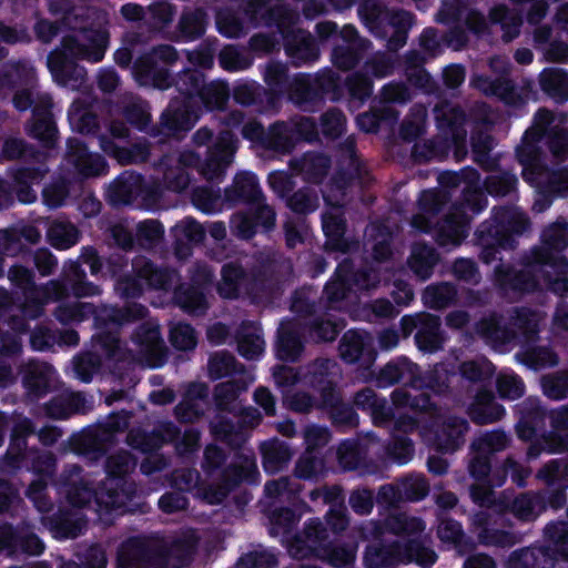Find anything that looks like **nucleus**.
<instances>
[{
    "label": "nucleus",
    "instance_id": "1",
    "mask_svg": "<svg viewBox=\"0 0 568 568\" xmlns=\"http://www.w3.org/2000/svg\"><path fill=\"white\" fill-rule=\"evenodd\" d=\"M108 44V32L100 24L98 29L81 30L63 39L60 50L48 58V67L54 80L65 87L75 89L74 82H82L84 71L74 65L75 59L99 62L103 59Z\"/></svg>",
    "mask_w": 568,
    "mask_h": 568
},
{
    "label": "nucleus",
    "instance_id": "2",
    "mask_svg": "<svg viewBox=\"0 0 568 568\" xmlns=\"http://www.w3.org/2000/svg\"><path fill=\"white\" fill-rule=\"evenodd\" d=\"M135 459L126 452L119 453L109 457L106 463V483L94 495L88 488V483L81 480L78 486L73 474L70 475L69 481L71 488L68 490L69 501L74 506L91 504L94 496L95 511L102 517L103 513L126 510L125 500L129 495L122 487V476L131 471L135 467Z\"/></svg>",
    "mask_w": 568,
    "mask_h": 568
},
{
    "label": "nucleus",
    "instance_id": "3",
    "mask_svg": "<svg viewBox=\"0 0 568 568\" xmlns=\"http://www.w3.org/2000/svg\"><path fill=\"white\" fill-rule=\"evenodd\" d=\"M236 151V141L230 131H223L216 138L213 145L207 151V158L203 163H199L192 152H185L181 155L180 165L175 169L170 168L165 171L164 179L166 186L173 191L180 192L189 185V175L184 168L196 163L199 172L206 180H217L224 173L232 162Z\"/></svg>",
    "mask_w": 568,
    "mask_h": 568
},
{
    "label": "nucleus",
    "instance_id": "4",
    "mask_svg": "<svg viewBox=\"0 0 568 568\" xmlns=\"http://www.w3.org/2000/svg\"><path fill=\"white\" fill-rule=\"evenodd\" d=\"M326 531L317 520L308 523L303 535L297 536L288 546V552L294 558H305L314 555L332 566H345L355 558V547L329 548L326 542Z\"/></svg>",
    "mask_w": 568,
    "mask_h": 568
},
{
    "label": "nucleus",
    "instance_id": "5",
    "mask_svg": "<svg viewBox=\"0 0 568 568\" xmlns=\"http://www.w3.org/2000/svg\"><path fill=\"white\" fill-rule=\"evenodd\" d=\"M365 23L378 37H389L388 47L395 50L406 40L407 29L412 24V16L406 11H388L375 3H366L359 10Z\"/></svg>",
    "mask_w": 568,
    "mask_h": 568
},
{
    "label": "nucleus",
    "instance_id": "6",
    "mask_svg": "<svg viewBox=\"0 0 568 568\" xmlns=\"http://www.w3.org/2000/svg\"><path fill=\"white\" fill-rule=\"evenodd\" d=\"M94 314L95 324L102 328V326H118L122 323L130 322L133 318L143 317L145 308L138 304L128 305L125 314L120 311L103 306L101 310L95 312L90 303H82L79 301L62 304L59 306L57 317L62 323H74L81 322Z\"/></svg>",
    "mask_w": 568,
    "mask_h": 568
},
{
    "label": "nucleus",
    "instance_id": "7",
    "mask_svg": "<svg viewBox=\"0 0 568 568\" xmlns=\"http://www.w3.org/2000/svg\"><path fill=\"white\" fill-rule=\"evenodd\" d=\"M398 548V546H396ZM365 564L368 568H386L398 562L414 561L423 568H430L436 559V554L424 547L419 541L413 539L404 550L395 549L394 546L377 547L369 546L365 554Z\"/></svg>",
    "mask_w": 568,
    "mask_h": 568
},
{
    "label": "nucleus",
    "instance_id": "8",
    "mask_svg": "<svg viewBox=\"0 0 568 568\" xmlns=\"http://www.w3.org/2000/svg\"><path fill=\"white\" fill-rule=\"evenodd\" d=\"M271 16L278 26L285 40V50L292 59L297 63L316 59L317 49L311 34L302 29L288 30L297 19L295 13L285 8H277Z\"/></svg>",
    "mask_w": 568,
    "mask_h": 568
},
{
    "label": "nucleus",
    "instance_id": "9",
    "mask_svg": "<svg viewBox=\"0 0 568 568\" xmlns=\"http://www.w3.org/2000/svg\"><path fill=\"white\" fill-rule=\"evenodd\" d=\"M176 58L174 49L162 45L151 54L141 58L134 64L133 74L141 85H153L164 90L170 85V77L164 64L173 62Z\"/></svg>",
    "mask_w": 568,
    "mask_h": 568
},
{
    "label": "nucleus",
    "instance_id": "10",
    "mask_svg": "<svg viewBox=\"0 0 568 568\" xmlns=\"http://www.w3.org/2000/svg\"><path fill=\"white\" fill-rule=\"evenodd\" d=\"M134 278H125L116 283L115 290L123 297H134L143 292V287L169 290L175 275L169 271L154 270L144 258H138L133 264Z\"/></svg>",
    "mask_w": 568,
    "mask_h": 568
},
{
    "label": "nucleus",
    "instance_id": "11",
    "mask_svg": "<svg viewBox=\"0 0 568 568\" xmlns=\"http://www.w3.org/2000/svg\"><path fill=\"white\" fill-rule=\"evenodd\" d=\"M133 343L136 346L133 358L150 367H159L164 363V344L156 322L149 321L143 324L134 336Z\"/></svg>",
    "mask_w": 568,
    "mask_h": 568
},
{
    "label": "nucleus",
    "instance_id": "12",
    "mask_svg": "<svg viewBox=\"0 0 568 568\" xmlns=\"http://www.w3.org/2000/svg\"><path fill=\"white\" fill-rule=\"evenodd\" d=\"M554 115L547 110H540L535 118V125L531 131H527L524 138V144L518 149V156L523 163V176L531 185L539 186L545 171L526 154V150L530 149L528 140L531 138L540 139L547 131L548 126L552 123Z\"/></svg>",
    "mask_w": 568,
    "mask_h": 568
},
{
    "label": "nucleus",
    "instance_id": "13",
    "mask_svg": "<svg viewBox=\"0 0 568 568\" xmlns=\"http://www.w3.org/2000/svg\"><path fill=\"white\" fill-rule=\"evenodd\" d=\"M507 438L501 432H493L478 437L473 448L476 450L477 456L470 464V473L476 478H483L488 475L490 466L487 453L497 452L506 446Z\"/></svg>",
    "mask_w": 568,
    "mask_h": 568
},
{
    "label": "nucleus",
    "instance_id": "14",
    "mask_svg": "<svg viewBox=\"0 0 568 568\" xmlns=\"http://www.w3.org/2000/svg\"><path fill=\"white\" fill-rule=\"evenodd\" d=\"M165 435L162 436L161 439H156L155 443H151L150 439H146L145 436H142L139 439V436L131 433L129 436L130 444L142 452H152L158 448L162 443L166 440H175L178 449L181 453L191 452L197 446L199 443V433L193 429H186L182 437L176 436V432L172 425H165Z\"/></svg>",
    "mask_w": 568,
    "mask_h": 568
},
{
    "label": "nucleus",
    "instance_id": "15",
    "mask_svg": "<svg viewBox=\"0 0 568 568\" xmlns=\"http://www.w3.org/2000/svg\"><path fill=\"white\" fill-rule=\"evenodd\" d=\"M324 199L332 207L323 214V231L327 237L326 245L334 251H348V244L344 239V221L338 202H333L329 194L324 193Z\"/></svg>",
    "mask_w": 568,
    "mask_h": 568
},
{
    "label": "nucleus",
    "instance_id": "16",
    "mask_svg": "<svg viewBox=\"0 0 568 568\" xmlns=\"http://www.w3.org/2000/svg\"><path fill=\"white\" fill-rule=\"evenodd\" d=\"M68 161L84 176L100 175L105 171L104 160L100 155L88 153L78 139L68 141Z\"/></svg>",
    "mask_w": 568,
    "mask_h": 568
},
{
    "label": "nucleus",
    "instance_id": "17",
    "mask_svg": "<svg viewBox=\"0 0 568 568\" xmlns=\"http://www.w3.org/2000/svg\"><path fill=\"white\" fill-rule=\"evenodd\" d=\"M254 202L255 222H253L250 216L244 214H236L231 221L232 229L240 237H251L254 234V229L256 225H262L265 229L274 225L275 215L273 210L262 203L260 199Z\"/></svg>",
    "mask_w": 568,
    "mask_h": 568
},
{
    "label": "nucleus",
    "instance_id": "18",
    "mask_svg": "<svg viewBox=\"0 0 568 568\" xmlns=\"http://www.w3.org/2000/svg\"><path fill=\"white\" fill-rule=\"evenodd\" d=\"M544 283L558 294L568 292V262L561 256L548 254L539 260Z\"/></svg>",
    "mask_w": 568,
    "mask_h": 568
},
{
    "label": "nucleus",
    "instance_id": "19",
    "mask_svg": "<svg viewBox=\"0 0 568 568\" xmlns=\"http://www.w3.org/2000/svg\"><path fill=\"white\" fill-rule=\"evenodd\" d=\"M49 97H40V105H36L33 109V123L28 129L30 135L40 140L48 146L53 143L57 133L49 113Z\"/></svg>",
    "mask_w": 568,
    "mask_h": 568
},
{
    "label": "nucleus",
    "instance_id": "20",
    "mask_svg": "<svg viewBox=\"0 0 568 568\" xmlns=\"http://www.w3.org/2000/svg\"><path fill=\"white\" fill-rule=\"evenodd\" d=\"M141 190V176L125 172L119 176L109 189V197L113 203H130L135 200Z\"/></svg>",
    "mask_w": 568,
    "mask_h": 568
},
{
    "label": "nucleus",
    "instance_id": "21",
    "mask_svg": "<svg viewBox=\"0 0 568 568\" xmlns=\"http://www.w3.org/2000/svg\"><path fill=\"white\" fill-rule=\"evenodd\" d=\"M302 345L298 333L291 322H283L278 329L276 355L282 361H295L300 355Z\"/></svg>",
    "mask_w": 568,
    "mask_h": 568
},
{
    "label": "nucleus",
    "instance_id": "22",
    "mask_svg": "<svg viewBox=\"0 0 568 568\" xmlns=\"http://www.w3.org/2000/svg\"><path fill=\"white\" fill-rule=\"evenodd\" d=\"M468 230V217L463 212L447 219L438 229L437 241L443 246L458 245L466 237Z\"/></svg>",
    "mask_w": 568,
    "mask_h": 568
},
{
    "label": "nucleus",
    "instance_id": "23",
    "mask_svg": "<svg viewBox=\"0 0 568 568\" xmlns=\"http://www.w3.org/2000/svg\"><path fill=\"white\" fill-rule=\"evenodd\" d=\"M469 414L475 422L486 424L499 419L504 415V407L490 393H480L473 403Z\"/></svg>",
    "mask_w": 568,
    "mask_h": 568
},
{
    "label": "nucleus",
    "instance_id": "24",
    "mask_svg": "<svg viewBox=\"0 0 568 568\" xmlns=\"http://www.w3.org/2000/svg\"><path fill=\"white\" fill-rule=\"evenodd\" d=\"M126 131L128 129L123 123H113L110 132L113 138L119 139V142H108L105 138H101L102 150L114 156L120 163H130L144 159V155H135L120 144L122 143V139L126 135Z\"/></svg>",
    "mask_w": 568,
    "mask_h": 568
},
{
    "label": "nucleus",
    "instance_id": "25",
    "mask_svg": "<svg viewBox=\"0 0 568 568\" xmlns=\"http://www.w3.org/2000/svg\"><path fill=\"white\" fill-rule=\"evenodd\" d=\"M540 85L550 97L564 101L568 99V72L561 69H546L540 73Z\"/></svg>",
    "mask_w": 568,
    "mask_h": 568
},
{
    "label": "nucleus",
    "instance_id": "26",
    "mask_svg": "<svg viewBox=\"0 0 568 568\" xmlns=\"http://www.w3.org/2000/svg\"><path fill=\"white\" fill-rule=\"evenodd\" d=\"M467 423L462 418H449L444 423L442 433L437 435L436 446L439 450H455L460 443L462 436L467 430Z\"/></svg>",
    "mask_w": 568,
    "mask_h": 568
},
{
    "label": "nucleus",
    "instance_id": "27",
    "mask_svg": "<svg viewBox=\"0 0 568 568\" xmlns=\"http://www.w3.org/2000/svg\"><path fill=\"white\" fill-rule=\"evenodd\" d=\"M239 352L247 359H257L264 352L261 328L255 324L245 326L239 338Z\"/></svg>",
    "mask_w": 568,
    "mask_h": 568
},
{
    "label": "nucleus",
    "instance_id": "28",
    "mask_svg": "<svg viewBox=\"0 0 568 568\" xmlns=\"http://www.w3.org/2000/svg\"><path fill=\"white\" fill-rule=\"evenodd\" d=\"M422 323L423 326L416 334L417 344L419 348L424 351L434 352L442 343V338L439 336V318L433 315H424L422 317Z\"/></svg>",
    "mask_w": 568,
    "mask_h": 568
},
{
    "label": "nucleus",
    "instance_id": "29",
    "mask_svg": "<svg viewBox=\"0 0 568 568\" xmlns=\"http://www.w3.org/2000/svg\"><path fill=\"white\" fill-rule=\"evenodd\" d=\"M437 262L435 251L427 245H416L413 248L409 264L412 270L422 278L429 277L433 266Z\"/></svg>",
    "mask_w": 568,
    "mask_h": 568
},
{
    "label": "nucleus",
    "instance_id": "30",
    "mask_svg": "<svg viewBox=\"0 0 568 568\" xmlns=\"http://www.w3.org/2000/svg\"><path fill=\"white\" fill-rule=\"evenodd\" d=\"M478 332L499 351H503L501 347L514 338L513 332L503 328L494 316L483 321L478 326Z\"/></svg>",
    "mask_w": 568,
    "mask_h": 568
},
{
    "label": "nucleus",
    "instance_id": "31",
    "mask_svg": "<svg viewBox=\"0 0 568 568\" xmlns=\"http://www.w3.org/2000/svg\"><path fill=\"white\" fill-rule=\"evenodd\" d=\"M50 243L60 250L69 248L78 242V231L67 222H53L48 230Z\"/></svg>",
    "mask_w": 568,
    "mask_h": 568
},
{
    "label": "nucleus",
    "instance_id": "32",
    "mask_svg": "<svg viewBox=\"0 0 568 568\" xmlns=\"http://www.w3.org/2000/svg\"><path fill=\"white\" fill-rule=\"evenodd\" d=\"M552 423L558 440H546L545 450L558 453L568 449V408L558 410L552 416Z\"/></svg>",
    "mask_w": 568,
    "mask_h": 568
},
{
    "label": "nucleus",
    "instance_id": "33",
    "mask_svg": "<svg viewBox=\"0 0 568 568\" xmlns=\"http://www.w3.org/2000/svg\"><path fill=\"white\" fill-rule=\"evenodd\" d=\"M174 297L176 303L189 313H201L206 306L204 294L197 287H180Z\"/></svg>",
    "mask_w": 568,
    "mask_h": 568
},
{
    "label": "nucleus",
    "instance_id": "34",
    "mask_svg": "<svg viewBox=\"0 0 568 568\" xmlns=\"http://www.w3.org/2000/svg\"><path fill=\"white\" fill-rule=\"evenodd\" d=\"M71 129L79 133H90L95 128V118L91 111L80 102H74L69 111Z\"/></svg>",
    "mask_w": 568,
    "mask_h": 568
},
{
    "label": "nucleus",
    "instance_id": "35",
    "mask_svg": "<svg viewBox=\"0 0 568 568\" xmlns=\"http://www.w3.org/2000/svg\"><path fill=\"white\" fill-rule=\"evenodd\" d=\"M262 449L264 468L270 473L277 471L290 458L286 448L277 440L264 444Z\"/></svg>",
    "mask_w": 568,
    "mask_h": 568
},
{
    "label": "nucleus",
    "instance_id": "36",
    "mask_svg": "<svg viewBox=\"0 0 568 568\" xmlns=\"http://www.w3.org/2000/svg\"><path fill=\"white\" fill-rule=\"evenodd\" d=\"M493 22L500 23L506 40L514 39L519 33L521 20L517 14L510 13L505 7H496L490 12Z\"/></svg>",
    "mask_w": 568,
    "mask_h": 568
},
{
    "label": "nucleus",
    "instance_id": "37",
    "mask_svg": "<svg viewBox=\"0 0 568 568\" xmlns=\"http://www.w3.org/2000/svg\"><path fill=\"white\" fill-rule=\"evenodd\" d=\"M393 403L396 408L399 410L400 408L410 407L415 410H426L430 406V400L428 395L426 394H412L410 390L407 389H397L393 393Z\"/></svg>",
    "mask_w": 568,
    "mask_h": 568
},
{
    "label": "nucleus",
    "instance_id": "38",
    "mask_svg": "<svg viewBox=\"0 0 568 568\" xmlns=\"http://www.w3.org/2000/svg\"><path fill=\"white\" fill-rule=\"evenodd\" d=\"M199 119L197 114H191L189 110H178L171 104L163 115L165 125L170 130H189Z\"/></svg>",
    "mask_w": 568,
    "mask_h": 568
},
{
    "label": "nucleus",
    "instance_id": "39",
    "mask_svg": "<svg viewBox=\"0 0 568 568\" xmlns=\"http://www.w3.org/2000/svg\"><path fill=\"white\" fill-rule=\"evenodd\" d=\"M455 296V288L449 284L429 286L424 292L423 298L426 305L440 308L447 305Z\"/></svg>",
    "mask_w": 568,
    "mask_h": 568
},
{
    "label": "nucleus",
    "instance_id": "40",
    "mask_svg": "<svg viewBox=\"0 0 568 568\" xmlns=\"http://www.w3.org/2000/svg\"><path fill=\"white\" fill-rule=\"evenodd\" d=\"M364 346V337L357 332L349 331L342 338L339 352L346 362L352 363L359 358Z\"/></svg>",
    "mask_w": 568,
    "mask_h": 568
},
{
    "label": "nucleus",
    "instance_id": "41",
    "mask_svg": "<svg viewBox=\"0 0 568 568\" xmlns=\"http://www.w3.org/2000/svg\"><path fill=\"white\" fill-rule=\"evenodd\" d=\"M497 388L501 397L517 399L524 393L521 381L514 373L504 371L497 378Z\"/></svg>",
    "mask_w": 568,
    "mask_h": 568
},
{
    "label": "nucleus",
    "instance_id": "42",
    "mask_svg": "<svg viewBox=\"0 0 568 568\" xmlns=\"http://www.w3.org/2000/svg\"><path fill=\"white\" fill-rule=\"evenodd\" d=\"M242 276V270L233 264H227L222 271V282L219 285L221 296L233 298L237 295L239 281Z\"/></svg>",
    "mask_w": 568,
    "mask_h": 568
},
{
    "label": "nucleus",
    "instance_id": "43",
    "mask_svg": "<svg viewBox=\"0 0 568 568\" xmlns=\"http://www.w3.org/2000/svg\"><path fill=\"white\" fill-rule=\"evenodd\" d=\"M463 377L469 381H480L486 377H489L494 367L490 362L485 358H478L476 361L464 362L458 367Z\"/></svg>",
    "mask_w": 568,
    "mask_h": 568
},
{
    "label": "nucleus",
    "instance_id": "44",
    "mask_svg": "<svg viewBox=\"0 0 568 568\" xmlns=\"http://www.w3.org/2000/svg\"><path fill=\"white\" fill-rule=\"evenodd\" d=\"M234 187L240 197L251 201L260 199L257 179L251 172H242L235 176Z\"/></svg>",
    "mask_w": 568,
    "mask_h": 568
},
{
    "label": "nucleus",
    "instance_id": "45",
    "mask_svg": "<svg viewBox=\"0 0 568 568\" xmlns=\"http://www.w3.org/2000/svg\"><path fill=\"white\" fill-rule=\"evenodd\" d=\"M327 168L328 159L326 156L322 154H306L301 160L300 171L304 173L307 179L317 181L326 172Z\"/></svg>",
    "mask_w": 568,
    "mask_h": 568
},
{
    "label": "nucleus",
    "instance_id": "46",
    "mask_svg": "<svg viewBox=\"0 0 568 568\" xmlns=\"http://www.w3.org/2000/svg\"><path fill=\"white\" fill-rule=\"evenodd\" d=\"M542 239L546 250L561 251L568 244V225L556 223L544 232Z\"/></svg>",
    "mask_w": 568,
    "mask_h": 568
},
{
    "label": "nucleus",
    "instance_id": "47",
    "mask_svg": "<svg viewBox=\"0 0 568 568\" xmlns=\"http://www.w3.org/2000/svg\"><path fill=\"white\" fill-rule=\"evenodd\" d=\"M171 343L174 347L182 351L192 349L196 345L194 329L186 324L179 323L171 328Z\"/></svg>",
    "mask_w": 568,
    "mask_h": 568
},
{
    "label": "nucleus",
    "instance_id": "48",
    "mask_svg": "<svg viewBox=\"0 0 568 568\" xmlns=\"http://www.w3.org/2000/svg\"><path fill=\"white\" fill-rule=\"evenodd\" d=\"M276 564V557L272 551L262 550L242 557L237 568H272Z\"/></svg>",
    "mask_w": 568,
    "mask_h": 568
},
{
    "label": "nucleus",
    "instance_id": "49",
    "mask_svg": "<svg viewBox=\"0 0 568 568\" xmlns=\"http://www.w3.org/2000/svg\"><path fill=\"white\" fill-rule=\"evenodd\" d=\"M209 372L211 377L221 378L235 372L233 356L225 353L214 354L209 362Z\"/></svg>",
    "mask_w": 568,
    "mask_h": 568
},
{
    "label": "nucleus",
    "instance_id": "50",
    "mask_svg": "<svg viewBox=\"0 0 568 568\" xmlns=\"http://www.w3.org/2000/svg\"><path fill=\"white\" fill-rule=\"evenodd\" d=\"M254 377L251 374H246L243 381L242 386H235L234 384L237 381H231L223 384H220L215 389V396L221 406H226L230 400H233L237 397V394L241 389H245L247 384L252 383Z\"/></svg>",
    "mask_w": 568,
    "mask_h": 568
},
{
    "label": "nucleus",
    "instance_id": "51",
    "mask_svg": "<svg viewBox=\"0 0 568 568\" xmlns=\"http://www.w3.org/2000/svg\"><path fill=\"white\" fill-rule=\"evenodd\" d=\"M544 393L554 399L566 396L568 392V376H546L541 382Z\"/></svg>",
    "mask_w": 568,
    "mask_h": 568
},
{
    "label": "nucleus",
    "instance_id": "52",
    "mask_svg": "<svg viewBox=\"0 0 568 568\" xmlns=\"http://www.w3.org/2000/svg\"><path fill=\"white\" fill-rule=\"evenodd\" d=\"M343 273V267L339 266L336 276L325 287V294L331 302H337L346 297V292L349 290L348 280Z\"/></svg>",
    "mask_w": 568,
    "mask_h": 568
},
{
    "label": "nucleus",
    "instance_id": "53",
    "mask_svg": "<svg viewBox=\"0 0 568 568\" xmlns=\"http://www.w3.org/2000/svg\"><path fill=\"white\" fill-rule=\"evenodd\" d=\"M471 82L474 87L487 95H503L508 89L507 82L501 77L491 80L487 77L477 75Z\"/></svg>",
    "mask_w": 568,
    "mask_h": 568
},
{
    "label": "nucleus",
    "instance_id": "54",
    "mask_svg": "<svg viewBox=\"0 0 568 568\" xmlns=\"http://www.w3.org/2000/svg\"><path fill=\"white\" fill-rule=\"evenodd\" d=\"M345 125V118L339 111H329L322 118L321 130L327 136H337Z\"/></svg>",
    "mask_w": 568,
    "mask_h": 568
},
{
    "label": "nucleus",
    "instance_id": "55",
    "mask_svg": "<svg viewBox=\"0 0 568 568\" xmlns=\"http://www.w3.org/2000/svg\"><path fill=\"white\" fill-rule=\"evenodd\" d=\"M176 236L184 237L191 243L200 242L204 236L201 224L191 219H185L176 224L174 229Z\"/></svg>",
    "mask_w": 568,
    "mask_h": 568
},
{
    "label": "nucleus",
    "instance_id": "56",
    "mask_svg": "<svg viewBox=\"0 0 568 568\" xmlns=\"http://www.w3.org/2000/svg\"><path fill=\"white\" fill-rule=\"evenodd\" d=\"M536 501L528 496H520L511 504V513L520 520H531L537 516Z\"/></svg>",
    "mask_w": 568,
    "mask_h": 568
},
{
    "label": "nucleus",
    "instance_id": "57",
    "mask_svg": "<svg viewBox=\"0 0 568 568\" xmlns=\"http://www.w3.org/2000/svg\"><path fill=\"white\" fill-rule=\"evenodd\" d=\"M396 534L407 532L413 534L422 531L425 528L423 521L417 518H408L406 515L400 514L394 516L388 524Z\"/></svg>",
    "mask_w": 568,
    "mask_h": 568
},
{
    "label": "nucleus",
    "instance_id": "58",
    "mask_svg": "<svg viewBox=\"0 0 568 568\" xmlns=\"http://www.w3.org/2000/svg\"><path fill=\"white\" fill-rule=\"evenodd\" d=\"M288 205L294 212L308 213L317 207V197L306 191H298L288 200Z\"/></svg>",
    "mask_w": 568,
    "mask_h": 568
},
{
    "label": "nucleus",
    "instance_id": "59",
    "mask_svg": "<svg viewBox=\"0 0 568 568\" xmlns=\"http://www.w3.org/2000/svg\"><path fill=\"white\" fill-rule=\"evenodd\" d=\"M94 347L97 348V353L101 349L109 359H119L123 357L120 343L113 332H110L105 336L100 335Z\"/></svg>",
    "mask_w": 568,
    "mask_h": 568
},
{
    "label": "nucleus",
    "instance_id": "60",
    "mask_svg": "<svg viewBox=\"0 0 568 568\" xmlns=\"http://www.w3.org/2000/svg\"><path fill=\"white\" fill-rule=\"evenodd\" d=\"M73 369L80 381L90 382L93 373L98 369V363L93 361L91 354H87L74 359Z\"/></svg>",
    "mask_w": 568,
    "mask_h": 568
},
{
    "label": "nucleus",
    "instance_id": "61",
    "mask_svg": "<svg viewBox=\"0 0 568 568\" xmlns=\"http://www.w3.org/2000/svg\"><path fill=\"white\" fill-rule=\"evenodd\" d=\"M462 536L460 525L455 520L444 519L438 526V537L444 542L457 545Z\"/></svg>",
    "mask_w": 568,
    "mask_h": 568
},
{
    "label": "nucleus",
    "instance_id": "62",
    "mask_svg": "<svg viewBox=\"0 0 568 568\" xmlns=\"http://www.w3.org/2000/svg\"><path fill=\"white\" fill-rule=\"evenodd\" d=\"M412 363L403 361L400 363L388 364L381 374V384L387 385L404 378V371H412Z\"/></svg>",
    "mask_w": 568,
    "mask_h": 568
},
{
    "label": "nucleus",
    "instance_id": "63",
    "mask_svg": "<svg viewBox=\"0 0 568 568\" xmlns=\"http://www.w3.org/2000/svg\"><path fill=\"white\" fill-rule=\"evenodd\" d=\"M67 185L64 183L52 184L43 190V202L49 207H58L64 203L67 196Z\"/></svg>",
    "mask_w": 568,
    "mask_h": 568
},
{
    "label": "nucleus",
    "instance_id": "64",
    "mask_svg": "<svg viewBox=\"0 0 568 568\" xmlns=\"http://www.w3.org/2000/svg\"><path fill=\"white\" fill-rule=\"evenodd\" d=\"M413 446L412 443L404 438L399 437L394 442L393 447L390 448L392 458L398 464H407L413 457Z\"/></svg>",
    "mask_w": 568,
    "mask_h": 568
}]
</instances>
